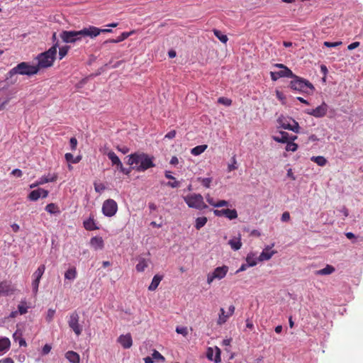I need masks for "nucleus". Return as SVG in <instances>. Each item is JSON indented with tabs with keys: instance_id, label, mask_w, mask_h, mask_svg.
Here are the masks:
<instances>
[{
	"instance_id": "nucleus-53",
	"label": "nucleus",
	"mask_w": 363,
	"mask_h": 363,
	"mask_svg": "<svg viewBox=\"0 0 363 363\" xmlns=\"http://www.w3.org/2000/svg\"><path fill=\"white\" fill-rule=\"evenodd\" d=\"M94 189L96 192L101 193L105 189V186L103 184H94Z\"/></svg>"
},
{
	"instance_id": "nucleus-46",
	"label": "nucleus",
	"mask_w": 363,
	"mask_h": 363,
	"mask_svg": "<svg viewBox=\"0 0 363 363\" xmlns=\"http://www.w3.org/2000/svg\"><path fill=\"white\" fill-rule=\"evenodd\" d=\"M55 314V310L49 308L48 311V313H47V315H46V320L48 323H50L52 320Z\"/></svg>"
},
{
	"instance_id": "nucleus-16",
	"label": "nucleus",
	"mask_w": 363,
	"mask_h": 363,
	"mask_svg": "<svg viewBox=\"0 0 363 363\" xmlns=\"http://www.w3.org/2000/svg\"><path fill=\"white\" fill-rule=\"evenodd\" d=\"M118 342L125 349L130 348L133 345V340L130 334L121 335L118 338Z\"/></svg>"
},
{
	"instance_id": "nucleus-32",
	"label": "nucleus",
	"mask_w": 363,
	"mask_h": 363,
	"mask_svg": "<svg viewBox=\"0 0 363 363\" xmlns=\"http://www.w3.org/2000/svg\"><path fill=\"white\" fill-rule=\"evenodd\" d=\"M277 122L279 124V125L284 129L289 130V128H291V124L289 123L288 119L284 116H280L278 118Z\"/></svg>"
},
{
	"instance_id": "nucleus-24",
	"label": "nucleus",
	"mask_w": 363,
	"mask_h": 363,
	"mask_svg": "<svg viewBox=\"0 0 363 363\" xmlns=\"http://www.w3.org/2000/svg\"><path fill=\"white\" fill-rule=\"evenodd\" d=\"M132 33L133 32H123L116 39H109L106 40L104 42V44L108 43H118L122 42L126 38H128Z\"/></svg>"
},
{
	"instance_id": "nucleus-30",
	"label": "nucleus",
	"mask_w": 363,
	"mask_h": 363,
	"mask_svg": "<svg viewBox=\"0 0 363 363\" xmlns=\"http://www.w3.org/2000/svg\"><path fill=\"white\" fill-rule=\"evenodd\" d=\"M274 254V251H271L269 248H265L259 255V259L261 261L269 260L271 259L272 255Z\"/></svg>"
},
{
	"instance_id": "nucleus-1",
	"label": "nucleus",
	"mask_w": 363,
	"mask_h": 363,
	"mask_svg": "<svg viewBox=\"0 0 363 363\" xmlns=\"http://www.w3.org/2000/svg\"><path fill=\"white\" fill-rule=\"evenodd\" d=\"M154 157L144 152H135L128 155V164L136 172H143L155 166Z\"/></svg>"
},
{
	"instance_id": "nucleus-33",
	"label": "nucleus",
	"mask_w": 363,
	"mask_h": 363,
	"mask_svg": "<svg viewBox=\"0 0 363 363\" xmlns=\"http://www.w3.org/2000/svg\"><path fill=\"white\" fill-rule=\"evenodd\" d=\"M207 220H208V219L205 216L197 218L195 221L196 229L200 230L201 228H203L206 224Z\"/></svg>"
},
{
	"instance_id": "nucleus-9",
	"label": "nucleus",
	"mask_w": 363,
	"mask_h": 363,
	"mask_svg": "<svg viewBox=\"0 0 363 363\" xmlns=\"http://www.w3.org/2000/svg\"><path fill=\"white\" fill-rule=\"evenodd\" d=\"M118 211L117 203L111 199L106 200L102 206L103 213L108 217L113 216Z\"/></svg>"
},
{
	"instance_id": "nucleus-38",
	"label": "nucleus",
	"mask_w": 363,
	"mask_h": 363,
	"mask_svg": "<svg viewBox=\"0 0 363 363\" xmlns=\"http://www.w3.org/2000/svg\"><path fill=\"white\" fill-rule=\"evenodd\" d=\"M214 35L223 43H226L228 38L226 35L223 34L220 30L213 29Z\"/></svg>"
},
{
	"instance_id": "nucleus-62",
	"label": "nucleus",
	"mask_w": 363,
	"mask_h": 363,
	"mask_svg": "<svg viewBox=\"0 0 363 363\" xmlns=\"http://www.w3.org/2000/svg\"><path fill=\"white\" fill-rule=\"evenodd\" d=\"M359 46V42H354L347 46V49L350 50H354Z\"/></svg>"
},
{
	"instance_id": "nucleus-35",
	"label": "nucleus",
	"mask_w": 363,
	"mask_h": 363,
	"mask_svg": "<svg viewBox=\"0 0 363 363\" xmlns=\"http://www.w3.org/2000/svg\"><path fill=\"white\" fill-rule=\"evenodd\" d=\"M279 76L281 77H289L292 78L294 76V74L292 72V71L288 68L286 67L285 69H281L280 71L278 72Z\"/></svg>"
},
{
	"instance_id": "nucleus-47",
	"label": "nucleus",
	"mask_w": 363,
	"mask_h": 363,
	"mask_svg": "<svg viewBox=\"0 0 363 363\" xmlns=\"http://www.w3.org/2000/svg\"><path fill=\"white\" fill-rule=\"evenodd\" d=\"M176 332L179 334H182L184 337L188 335V330L186 327H177L176 328Z\"/></svg>"
},
{
	"instance_id": "nucleus-41",
	"label": "nucleus",
	"mask_w": 363,
	"mask_h": 363,
	"mask_svg": "<svg viewBox=\"0 0 363 363\" xmlns=\"http://www.w3.org/2000/svg\"><path fill=\"white\" fill-rule=\"evenodd\" d=\"M197 180L206 188H209L211 186V183L212 182V179L210 177L207 178H201L199 177Z\"/></svg>"
},
{
	"instance_id": "nucleus-4",
	"label": "nucleus",
	"mask_w": 363,
	"mask_h": 363,
	"mask_svg": "<svg viewBox=\"0 0 363 363\" xmlns=\"http://www.w3.org/2000/svg\"><path fill=\"white\" fill-rule=\"evenodd\" d=\"M289 86L291 89L294 91L308 94H313L315 90V87L312 83L296 74L292 77Z\"/></svg>"
},
{
	"instance_id": "nucleus-57",
	"label": "nucleus",
	"mask_w": 363,
	"mask_h": 363,
	"mask_svg": "<svg viewBox=\"0 0 363 363\" xmlns=\"http://www.w3.org/2000/svg\"><path fill=\"white\" fill-rule=\"evenodd\" d=\"M281 220L283 222H286V221H288L290 219V214L288 211H286V212H284L281 215Z\"/></svg>"
},
{
	"instance_id": "nucleus-61",
	"label": "nucleus",
	"mask_w": 363,
	"mask_h": 363,
	"mask_svg": "<svg viewBox=\"0 0 363 363\" xmlns=\"http://www.w3.org/2000/svg\"><path fill=\"white\" fill-rule=\"evenodd\" d=\"M11 174L17 177H21L23 174L22 171L19 169H15L11 172Z\"/></svg>"
},
{
	"instance_id": "nucleus-11",
	"label": "nucleus",
	"mask_w": 363,
	"mask_h": 363,
	"mask_svg": "<svg viewBox=\"0 0 363 363\" xmlns=\"http://www.w3.org/2000/svg\"><path fill=\"white\" fill-rule=\"evenodd\" d=\"M328 111V105L323 102L321 105L318 106L315 108L308 109L306 113L316 118H320L325 116Z\"/></svg>"
},
{
	"instance_id": "nucleus-43",
	"label": "nucleus",
	"mask_w": 363,
	"mask_h": 363,
	"mask_svg": "<svg viewBox=\"0 0 363 363\" xmlns=\"http://www.w3.org/2000/svg\"><path fill=\"white\" fill-rule=\"evenodd\" d=\"M57 206L53 203L48 204L45 207V210L51 214L57 213Z\"/></svg>"
},
{
	"instance_id": "nucleus-3",
	"label": "nucleus",
	"mask_w": 363,
	"mask_h": 363,
	"mask_svg": "<svg viewBox=\"0 0 363 363\" xmlns=\"http://www.w3.org/2000/svg\"><path fill=\"white\" fill-rule=\"evenodd\" d=\"M38 73V69L35 65H31L28 62H22L12 68L6 74V79H11L16 74L32 76Z\"/></svg>"
},
{
	"instance_id": "nucleus-6",
	"label": "nucleus",
	"mask_w": 363,
	"mask_h": 363,
	"mask_svg": "<svg viewBox=\"0 0 363 363\" xmlns=\"http://www.w3.org/2000/svg\"><path fill=\"white\" fill-rule=\"evenodd\" d=\"M184 201L189 208L203 210L208 208L203 201V197L200 194H191L183 197Z\"/></svg>"
},
{
	"instance_id": "nucleus-50",
	"label": "nucleus",
	"mask_w": 363,
	"mask_h": 363,
	"mask_svg": "<svg viewBox=\"0 0 363 363\" xmlns=\"http://www.w3.org/2000/svg\"><path fill=\"white\" fill-rule=\"evenodd\" d=\"M229 206V202L225 201V200H220L216 202V204L214 205V207L216 208H220V207H223V206Z\"/></svg>"
},
{
	"instance_id": "nucleus-25",
	"label": "nucleus",
	"mask_w": 363,
	"mask_h": 363,
	"mask_svg": "<svg viewBox=\"0 0 363 363\" xmlns=\"http://www.w3.org/2000/svg\"><path fill=\"white\" fill-rule=\"evenodd\" d=\"M273 140L278 143H286L289 140V135L286 132H280L279 135L273 136Z\"/></svg>"
},
{
	"instance_id": "nucleus-49",
	"label": "nucleus",
	"mask_w": 363,
	"mask_h": 363,
	"mask_svg": "<svg viewBox=\"0 0 363 363\" xmlns=\"http://www.w3.org/2000/svg\"><path fill=\"white\" fill-rule=\"evenodd\" d=\"M117 169H119L121 172H123L124 174L125 175H128L130 172H131V169H126L123 167V164L121 163L120 165H118L117 167Z\"/></svg>"
},
{
	"instance_id": "nucleus-58",
	"label": "nucleus",
	"mask_w": 363,
	"mask_h": 363,
	"mask_svg": "<svg viewBox=\"0 0 363 363\" xmlns=\"http://www.w3.org/2000/svg\"><path fill=\"white\" fill-rule=\"evenodd\" d=\"M270 76H271V79L272 81H277L278 80L279 78H281L279 76V73L278 72H270Z\"/></svg>"
},
{
	"instance_id": "nucleus-31",
	"label": "nucleus",
	"mask_w": 363,
	"mask_h": 363,
	"mask_svg": "<svg viewBox=\"0 0 363 363\" xmlns=\"http://www.w3.org/2000/svg\"><path fill=\"white\" fill-rule=\"evenodd\" d=\"M228 244L234 250H238L241 248L242 242L240 241V235L238 238H233L229 240Z\"/></svg>"
},
{
	"instance_id": "nucleus-44",
	"label": "nucleus",
	"mask_w": 363,
	"mask_h": 363,
	"mask_svg": "<svg viewBox=\"0 0 363 363\" xmlns=\"http://www.w3.org/2000/svg\"><path fill=\"white\" fill-rule=\"evenodd\" d=\"M152 359L155 361L164 362L165 358L157 350H154L152 353Z\"/></svg>"
},
{
	"instance_id": "nucleus-54",
	"label": "nucleus",
	"mask_w": 363,
	"mask_h": 363,
	"mask_svg": "<svg viewBox=\"0 0 363 363\" xmlns=\"http://www.w3.org/2000/svg\"><path fill=\"white\" fill-rule=\"evenodd\" d=\"M294 121V125H291V128H289V130H292L294 131V133H298V129H299V125H298V123L297 122H296L295 121Z\"/></svg>"
},
{
	"instance_id": "nucleus-23",
	"label": "nucleus",
	"mask_w": 363,
	"mask_h": 363,
	"mask_svg": "<svg viewBox=\"0 0 363 363\" xmlns=\"http://www.w3.org/2000/svg\"><path fill=\"white\" fill-rule=\"evenodd\" d=\"M90 244L95 250H101L104 247V240L101 237L92 238Z\"/></svg>"
},
{
	"instance_id": "nucleus-21",
	"label": "nucleus",
	"mask_w": 363,
	"mask_h": 363,
	"mask_svg": "<svg viewBox=\"0 0 363 363\" xmlns=\"http://www.w3.org/2000/svg\"><path fill=\"white\" fill-rule=\"evenodd\" d=\"M230 317V315L225 312V309L223 308H220L218 313V318L216 322L217 325H222L225 324Z\"/></svg>"
},
{
	"instance_id": "nucleus-14",
	"label": "nucleus",
	"mask_w": 363,
	"mask_h": 363,
	"mask_svg": "<svg viewBox=\"0 0 363 363\" xmlns=\"http://www.w3.org/2000/svg\"><path fill=\"white\" fill-rule=\"evenodd\" d=\"M48 196V191H47L44 189L38 188V189L32 191L29 194L28 198L30 201H37L40 197L46 198Z\"/></svg>"
},
{
	"instance_id": "nucleus-60",
	"label": "nucleus",
	"mask_w": 363,
	"mask_h": 363,
	"mask_svg": "<svg viewBox=\"0 0 363 363\" xmlns=\"http://www.w3.org/2000/svg\"><path fill=\"white\" fill-rule=\"evenodd\" d=\"M276 96H277V99H279L280 101H282L283 104L284 103V101L285 99V96L281 91H277Z\"/></svg>"
},
{
	"instance_id": "nucleus-52",
	"label": "nucleus",
	"mask_w": 363,
	"mask_h": 363,
	"mask_svg": "<svg viewBox=\"0 0 363 363\" xmlns=\"http://www.w3.org/2000/svg\"><path fill=\"white\" fill-rule=\"evenodd\" d=\"M69 143L72 150H75L77 145V140L74 137L71 138Z\"/></svg>"
},
{
	"instance_id": "nucleus-34",
	"label": "nucleus",
	"mask_w": 363,
	"mask_h": 363,
	"mask_svg": "<svg viewBox=\"0 0 363 363\" xmlns=\"http://www.w3.org/2000/svg\"><path fill=\"white\" fill-rule=\"evenodd\" d=\"M206 145H198L191 150V153L193 155H199L203 153L206 150Z\"/></svg>"
},
{
	"instance_id": "nucleus-17",
	"label": "nucleus",
	"mask_w": 363,
	"mask_h": 363,
	"mask_svg": "<svg viewBox=\"0 0 363 363\" xmlns=\"http://www.w3.org/2000/svg\"><path fill=\"white\" fill-rule=\"evenodd\" d=\"M87 29V33H89L88 34V36L90 37L91 38H94L96 36H98L101 33H111V29H100L99 28H96L95 26H89L88 28H86Z\"/></svg>"
},
{
	"instance_id": "nucleus-27",
	"label": "nucleus",
	"mask_w": 363,
	"mask_h": 363,
	"mask_svg": "<svg viewBox=\"0 0 363 363\" xmlns=\"http://www.w3.org/2000/svg\"><path fill=\"white\" fill-rule=\"evenodd\" d=\"M335 269L334 267L330 264H327L326 267L322 269L318 270L315 272L316 275H328L331 274L335 272Z\"/></svg>"
},
{
	"instance_id": "nucleus-5",
	"label": "nucleus",
	"mask_w": 363,
	"mask_h": 363,
	"mask_svg": "<svg viewBox=\"0 0 363 363\" xmlns=\"http://www.w3.org/2000/svg\"><path fill=\"white\" fill-rule=\"evenodd\" d=\"M86 28L80 30H63L60 33V37L64 43H74L81 40L83 37L88 36Z\"/></svg>"
},
{
	"instance_id": "nucleus-12",
	"label": "nucleus",
	"mask_w": 363,
	"mask_h": 363,
	"mask_svg": "<svg viewBox=\"0 0 363 363\" xmlns=\"http://www.w3.org/2000/svg\"><path fill=\"white\" fill-rule=\"evenodd\" d=\"M213 213L218 217L225 216L230 220H233L238 218V212L235 209H216L213 211Z\"/></svg>"
},
{
	"instance_id": "nucleus-64",
	"label": "nucleus",
	"mask_w": 363,
	"mask_h": 363,
	"mask_svg": "<svg viewBox=\"0 0 363 363\" xmlns=\"http://www.w3.org/2000/svg\"><path fill=\"white\" fill-rule=\"evenodd\" d=\"M339 211L342 213L345 217H347L349 215L348 209L345 206H342Z\"/></svg>"
},
{
	"instance_id": "nucleus-29",
	"label": "nucleus",
	"mask_w": 363,
	"mask_h": 363,
	"mask_svg": "<svg viewBox=\"0 0 363 363\" xmlns=\"http://www.w3.org/2000/svg\"><path fill=\"white\" fill-rule=\"evenodd\" d=\"M13 338L15 342H18L20 346L26 345V340L22 337V333L19 330L13 334Z\"/></svg>"
},
{
	"instance_id": "nucleus-26",
	"label": "nucleus",
	"mask_w": 363,
	"mask_h": 363,
	"mask_svg": "<svg viewBox=\"0 0 363 363\" xmlns=\"http://www.w3.org/2000/svg\"><path fill=\"white\" fill-rule=\"evenodd\" d=\"M57 174H49L48 176H44V177H40L38 181V184H44L45 183H48V182H55L57 180Z\"/></svg>"
},
{
	"instance_id": "nucleus-45",
	"label": "nucleus",
	"mask_w": 363,
	"mask_h": 363,
	"mask_svg": "<svg viewBox=\"0 0 363 363\" xmlns=\"http://www.w3.org/2000/svg\"><path fill=\"white\" fill-rule=\"evenodd\" d=\"M69 46H63L60 48L59 50V58L60 60H62L64 57L66 56L67 54V52L69 50Z\"/></svg>"
},
{
	"instance_id": "nucleus-56",
	"label": "nucleus",
	"mask_w": 363,
	"mask_h": 363,
	"mask_svg": "<svg viewBox=\"0 0 363 363\" xmlns=\"http://www.w3.org/2000/svg\"><path fill=\"white\" fill-rule=\"evenodd\" d=\"M50 350H51V346L48 344H46L43 346L42 352L43 354H47L50 352Z\"/></svg>"
},
{
	"instance_id": "nucleus-7",
	"label": "nucleus",
	"mask_w": 363,
	"mask_h": 363,
	"mask_svg": "<svg viewBox=\"0 0 363 363\" xmlns=\"http://www.w3.org/2000/svg\"><path fill=\"white\" fill-rule=\"evenodd\" d=\"M228 269L229 268L226 265L217 267L211 273L208 274L207 283L211 284L215 279L220 280L223 279L228 274Z\"/></svg>"
},
{
	"instance_id": "nucleus-20",
	"label": "nucleus",
	"mask_w": 363,
	"mask_h": 363,
	"mask_svg": "<svg viewBox=\"0 0 363 363\" xmlns=\"http://www.w3.org/2000/svg\"><path fill=\"white\" fill-rule=\"evenodd\" d=\"M11 347V341L8 337H0V354L6 353Z\"/></svg>"
},
{
	"instance_id": "nucleus-37",
	"label": "nucleus",
	"mask_w": 363,
	"mask_h": 363,
	"mask_svg": "<svg viewBox=\"0 0 363 363\" xmlns=\"http://www.w3.org/2000/svg\"><path fill=\"white\" fill-rule=\"evenodd\" d=\"M65 277L67 279L74 280L77 277V271L74 267L70 268L66 271Z\"/></svg>"
},
{
	"instance_id": "nucleus-13",
	"label": "nucleus",
	"mask_w": 363,
	"mask_h": 363,
	"mask_svg": "<svg viewBox=\"0 0 363 363\" xmlns=\"http://www.w3.org/2000/svg\"><path fill=\"white\" fill-rule=\"evenodd\" d=\"M220 353L221 351L218 347H216L215 349L208 347L206 352V357L209 360L213 361L215 363H220L221 362Z\"/></svg>"
},
{
	"instance_id": "nucleus-19",
	"label": "nucleus",
	"mask_w": 363,
	"mask_h": 363,
	"mask_svg": "<svg viewBox=\"0 0 363 363\" xmlns=\"http://www.w3.org/2000/svg\"><path fill=\"white\" fill-rule=\"evenodd\" d=\"M150 260L143 257L138 258V263L135 266V269L138 272H143L148 267Z\"/></svg>"
},
{
	"instance_id": "nucleus-51",
	"label": "nucleus",
	"mask_w": 363,
	"mask_h": 363,
	"mask_svg": "<svg viewBox=\"0 0 363 363\" xmlns=\"http://www.w3.org/2000/svg\"><path fill=\"white\" fill-rule=\"evenodd\" d=\"M233 160V164H229L228 167V171L230 172L233 170H235L238 168V167L236 166V160H235V157H233L232 158Z\"/></svg>"
},
{
	"instance_id": "nucleus-15",
	"label": "nucleus",
	"mask_w": 363,
	"mask_h": 363,
	"mask_svg": "<svg viewBox=\"0 0 363 363\" xmlns=\"http://www.w3.org/2000/svg\"><path fill=\"white\" fill-rule=\"evenodd\" d=\"M14 291L15 289L11 283L6 281L0 282V296H8L12 294Z\"/></svg>"
},
{
	"instance_id": "nucleus-10",
	"label": "nucleus",
	"mask_w": 363,
	"mask_h": 363,
	"mask_svg": "<svg viewBox=\"0 0 363 363\" xmlns=\"http://www.w3.org/2000/svg\"><path fill=\"white\" fill-rule=\"evenodd\" d=\"M45 270V266L44 264L40 265L38 269L34 272L32 275L33 281H32V289L33 292L35 295L38 291L39 284L40 281V279L43 275Z\"/></svg>"
},
{
	"instance_id": "nucleus-42",
	"label": "nucleus",
	"mask_w": 363,
	"mask_h": 363,
	"mask_svg": "<svg viewBox=\"0 0 363 363\" xmlns=\"http://www.w3.org/2000/svg\"><path fill=\"white\" fill-rule=\"evenodd\" d=\"M285 149L286 151L295 152L298 149V145L292 141H288Z\"/></svg>"
},
{
	"instance_id": "nucleus-40",
	"label": "nucleus",
	"mask_w": 363,
	"mask_h": 363,
	"mask_svg": "<svg viewBox=\"0 0 363 363\" xmlns=\"http://www.w3.org/2000/svg\"><path fill=\"white\" fill-rule=\"evenodd\" d=\"M28 306L26 301H21L18 306V312L21 315L26 314L28 312Z\"/></svg>"
},
{
	"instance_id": "nucleus-18",
	"label": "nucleus",
	"mask_w": 363,
	"mask_h": 363,
	"mask_svg": "<svg viewBox=\"0 0 363 363\" xmlns=\"http://www.w3.org/2000/svg\"><path fill=\"white\" fill-rule=\"evenodd\" d=\"M104 154L107 155L108 159L111 161L112 165H116L117 167L122 163L118 157L116 155V153L113 151L105 149L104 151Z\"/></svg>"
},
{
	"instance_id": "nucleus-22",
	"label": "nucleus",
	"mask_w": 363,
	"mask_h": 363,
	"mask_svg": "<svg viewBox=\"0 0 363 363\" xmlns=\"http://www.w3.org/2000/svg\"><path fill=\"white\" fill-rule=\"evenodd\" d=\"M65 357L71 363H79L80 357L78 353L74 351H68L65 353Z\"/></svg>"
},
{
	"instance_id": "nucleus-55",
	"label": "nucleus",
	"mask_w": 363,
	"mask_h": 363,
	"mask_svg": "<svg viewBox=\"0 0 363 363\" xmlns=\"http://www.w3.org/2000/svg\"><path fill=\"white\" fill-rule=\"evenodd\" d=\"M342 44V42H335V43H330V42H325L324 43V45L326 46V47H328V48H332V47H336L337 45H340Z\"/></svg>"
},
{
	"instance_id": "nucleus-28",
	"label": "nucleus",
	"mask_w": 363,
	"mask_h": 363,
	"mask_svg": "<svg viewBox=\"0 0 363 363\" xmlns=\"http://www.w3.org/2000/svg\"><path fill=\"white\" fill-rule=\"evenodd\" d=\"M162 276H160V275H155L152 280V282L150 284V285L148 287V289L150 291H155L157 286H159L160 281H162Z\"/></svg>"
},
{
	"instance_id": "nucleus-8",
	"label": "nucleus",
	"mask_w": 363,
	"mask_h": 363,
	"mask_svg": "<svg viewBox=\"0 0 363 363\" xmlns=\"http://www.w3.org/2000/svg\"><path fill=\"white\" fill-rule=\"evenodd\" d=\"M79 315L77 311L69 314L67 320L69 327L73 330L77 336H79L82 333V326L79 324Z\"/></svg>"
},
{
	"instance_id": "nucleus-59",
	"label": "nucleus",
	"mask_w": 363,
	"mask_h": 363,
	"mask_svg": "<svg viewBox=\"0 0 363 363\" xmlns=\"http://www.w3.org/2000/svg\"><path fill=\"white\" fill-rule=\"evenodd\" d=\"M176 136V131L174 130L169 131L167 133L164 138L168 139H173Z\"/></svg>"
},
{
	"instance_id": "nucleus-2",
	"label": "nucleus",
	"mask_w": 363,
	"mask_h": 363,
	"mask_svg": "<svg viewBox=\"0 0 363 363\" xmlns=\"http://www.w3.org/2000/svg\"><path fill=\"white\" fill-rule=\"evenodd\" d=\"M57 47L58 43H56L47 51L42 52L37 56L36 59L38 60V65L35 66L38 69V72L40 69L48 68L53 65L56 58Z\"/></svg>"
},
{
	"instance_id": "nucleus-39",
	"label": "nucleus",
	"mask_w": 363,
	"mask_h": 363,
	"mask_svg": "<svg viewBox=\"0 0 363 363\" xmlns=\"http://www.w3.org/2000/svg\"><path fill=\"white\" fill-rule=\"evenodd\" d=\"M84 226L88 230H93L96 229L94 220L91 218L84 222Z\"/></svg>"
},
{
	"instance_id": "nucleus-63",
	"label": "nucleus",
	"mask_w": 363,
	"mask_h": 363,
	"mask_svg": "<svg viewBox=\"0 0 363 363\" xmlns=\"http://www.w3.org/2000/svg\"><path fill=\"white\" fill-rule=\"evenodd\" d=\"M167 185L172 188H177L179 186V182L178 181L174 180V182H167Z\"/></svg>"
},
{
	"instance_id": "nucleus-36",
	"label": "nucleus",
	"mask_w": 363,
	"mask_h": 363,
	"mask_svg": "<svg viewBox=\"0 0 363 363\" xmlns=\"http://www.w3.org/2000/svg\"><path fill=\"white\" fill-rule=\"evenodd\" d=\"M311 160L320 167L325 166L327 163L326 159L323 156H313Z\"/></svg>"
},
{
	"instance_id": "nucleus-48",
	"label": "nucleus",
	"mask_w": 363,
	"mask_h": 363,
	"mask_svg": "<svg viewBox=\"0 0 363 363\" xmlns=\"http://www.w3.org/2000/svg\"><path fill=\"white\" fill-rule=\"evenodd\" d=\"M218 103L220 104H223L224 105H226V106H230L231 105V103H232V101L228 98H225V97H220L218 100Z\"/></svg>"
}]
</instances>
